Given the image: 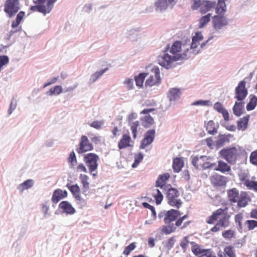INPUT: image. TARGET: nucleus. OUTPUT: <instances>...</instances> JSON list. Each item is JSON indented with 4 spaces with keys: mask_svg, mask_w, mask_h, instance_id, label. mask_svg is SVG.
Masks as SVG:
<instances>
[{
    "mask_svg": "<svg viewBox=\"0 0 257 257\" xmlns=\"http://www.w3.org/2000/svg\"><path fill=\"white\" fill-rule=\"evenodd\" d=\"M180 215V211L174 209L165 212L163 214L164 221L168 225L163 226L162 231L166 234H169L175 232L177 227H179L181 229L186 228L191 221H187L183 223L184 220L188 217V215L187 214L183 216Z\"/></svg>",
    "mask_w": 257,
    "mask_h": 257,
    "instance_id": "1",
    "label": "nucleus"
},
{
    "mask_svg": "<svg viewBox=\"0 0 257 257\" xmlns=\"http://www.w3.org/2000/svg\"><path fill=\"white\" fill-rule=\"evenodd\" d=\"M182 44L181 42L176 41L170 48L169 52L173 55L171 56L168 53L160 57L159 59L160 65L168 69L172 63L179 60L186 59L188 58V51L181 54ZM187 51L188 50L187 49Z\"/></svg>",
    "mask_w": 257,
    "mask_h": 257,
    "instance_id": "2",
    "label": "nucleus"
},
{
    "mask_svg": "<svg viewBox=\"0 0 257 257\" xmlns=\"http://www.w3.org/2000/svg\"><path fill=\"white\" fill-rule=\"evenodd\" d=\"M228 207L219 208L213 212L212 215L209 216L206 220L207 223L212 224L218 219L215 225L211 228L212 232H217L221 228H225L229 224L230 215L228 212Z\"/></svg>",
    "mask_w": 257,
    "mask_h": 257,
    "instance_id": "3",
    "label": "nucleus"
},
{
    "mask_svg": "<svg viewBox=\"0 0 257 257\" xmlns=\"http://www.w3.org/2000/svg\"><path fill=\"white\" fill-rule=\"evenodd\" d=\"M219 154L220 157L225 160L228 163L233 165L239 158L246 154V152L243 148L238 146L223 149L219 151Z\"/></svg>",
    "mask_w": 257,
    "mask_h": 257,
    "instance_id": "4",
    "label": "nucleus"
},
{
    "mask_svg": "<svg viewBox=\"0 0 257 257\" xmlns=\"http://www.w3.org/2000/svg\"><path fill=\"white\" fill-rule=\"evenodd\" d=\"M179 196V192L176 188H170L168 189L166 194L168 204L177 209L180 208L183 202L180 199Z\"/></svg>",
    "mask_w": 257,
    "mask_h": 257,
    "instance_id": "5",
    "label": "nucleus"
},
{
    "mask_svg": "<svg viewBox=\"0 0 257 257\" xmlns=\"http://www.w3.org/2000/svg\"><path fill=\"white\" fill-rule=\"evenodd\" d=\"M20 9V0H6L4 11L8 17H13Z\"/></svg>",
    "mask_w": 257,
    "mask_h": 257,
    "instance_id": "6",
    "label": "nucleus"
},
{
    "mask_svg": "<svg viewBox=\"0 0 257 257\" xmlns=\"http://www.w3.org/2000/svg\"><path fill=\"white\" fill-rule=\"evenodd\" d=\"M192 164L196 169L205 170L211 168L216 166L215 163H211L209 161V158L205 156L194 157L192 159Z\"/></svg>",
    "mask_w": 257,
    "mask_h": 257,
    "instance_id": "7",
    "label": "nucleus"
},
{
    "mask_svg": "<svg viewBox=\"0 0 257 257\" xmlns=\"http://www.w3.org/2000/svg\"><path fill=\"white\" fill-rule=\"evenodd\" d=\"M147 74L149 77L146 81V86H153L160 84L161 80L160 70L158 67H154L150 72L147 73Z\"/></svg>",
    "mask_w": 257,
    "mask_h": 257,
    "instance_id": "8",
    "label": "nucleus"
},
{
    "mask_svg": "<svg viewBox=\"0 0 257 257\" xmlns=\"http://www.w3.org/2000/svg\"><path fill=\"white\" fill-rule=\"evenodd\" d=\"M99 158L97 155L94 153H88L84 155L83 160L88 168L89 172L92 173L95 171L98 167V161Z\"/></svg>",
    "mask_w": 257,
    "mask_h": 257,
    "instance_id": "9",
    "label": "nucleus"
},
{
    "mask_svg": "<svg viewBox=\"0 0 257 257\" xmlns=\"http://www.w3.org/2000/svg\"><path fill=\"white\" fill-rule=\"evenodd\" d=\"M93 150V146L90 142L88 137L83 135L81 136L79 143L77 148L76 149L77 153L79 154H83Z\"/></svg>",
    "mask_w": 257,
    "mask_h": 257,
    "instance_id": "10",
    "label": "nucleus"
},
{
    "mask_svg": "<svg viewBox=\"0 0 257 257\" xmlns=\"http://www.w3.org/2000/svg\"><path fill=\"white\" fill-rule=\"evenodd\" d=\"M246 82L244 80L240 81L235 89V96L238 101H241L245 99L248 94V91L245 87Z\"/></svg>",
    "mask_w": 257,
    "mask_h": 257,
    "instance_id": "11",
    "label": "nucleus"
},
{
    "mask_svg": "<svg viewBox=\"0 0 257 257\" xmlns=\"http://www.w3.org/2000/svg\"><path fill=\"white\" fill-rule=\"evenodd\" d=\"M156 131L154 129L148 130L145 134L144 139L141 141L140 149H144L151 145L154 140Z\"/></svg>",
    "mask_w": 257,
    "mask_h": 257,
    "instance_id": "12",
    "label": "nucleus"
},
{
    "mask_svg": "<svg viewBox=\"0 0 257 257\" xmlns=\"http://www.w3.org/2000/svg\"><path fill=\"white\" fill-rule=\"evenodd\" d=\"M227 19L221 15L214 16L212 18V25L214 29L218 31L222 27L227 25Z\"/></svg>",
    "mask_w": 257,
    "mask_h": 257,
    "instance_id": "13",
    "label": "nucleus"
},
{
    "mask_svg": "<svg viewBox=\"0 0 257 257\" xmlns=\"http://www.w3.org/2000/svg\"><path fill=\"white\" fill-rule=\"evenodd\" d=\"M67 187L69 189L77 201H79V203H81L84 205L86 204V202L82 198L80 195V189L77 184L70 185L68 184Z\"/></svg>",
    "mask_w": 257,
    "mask_h": 257,
    "instance_id": "14",
    "label": "nucleus"
},
{
    "mask_svg": "<svg viewBox=\"0 0 257 257\" xmlns=\"http://www.w3.org/2000/svg\"><path fill=\"white\" fill-rule=\"evenodd\" d=\"M210 181L212 185L215 187L225 186L227 183L226 177L215 174L210 177Z\"/></svg>",
    "mask_w": 257,
    "mask_h": 257,
    "instance_id": "15",
    "label": "nucleus"
},
{
    "mask_svg": "<svg viewBox=\"0 0 257 257\" xmlns=\"http://www.w3.org/2000/svg\"><path fill=\"white\" fill-rule=\"evenodd\" d=\"M131 142L132 140L129 133L123 134L122 138L118 143V148L121 150L132 147L133 145L131 144Z\"/></svg>",
    "mask_w": 257,
    "mask_h": 257,
    "instance_id": "16",
    "label": "nucleus"
},
{
    "mask_svg": "<svg viewBox=\"0 0 257 257\" xmlns=\"http://www.w3.org/2000/svg\"><path fill=\"white\" fill-rule=\"evenodd\" d=\"M57 0H33V3L35 5H39L45 7L44 9L47 11V13L49 14L52 11L54 4Z\"/></svg>",
    "mask_w": 257,
    "mask_h": 257,
    "instance_id": "17",
    "label": "nucleus"
},
{
    "mask_svg": "<svg viewBox=\"0 0 257 257\" xmlns=\"http://www.w3.org/2000/svg\"><path fill=\"white\" fill-rule=\"evenodd\" d=\"M68 193L66 190L57 189L54 191L51 198L52 201L54 203H58L60 200L66 197Z\"/></svg>",
    "mask_w": 257,
    "mask_h": 257,
    "instance_id": "18",
    "label": "nucleus"
},
{
    "mask_svg": "<svg viewBox=\"0 0 257 257\" xmlns=\"http://www.w3.org/2000/svg\"><path fill=\"white\" fill-rule=\"evenodd\" d=\"M59 208L67 214H73L75 212V208L67 201H62L59 205Z\"/></svg>",
    "mask_w": 257,
    "mask_h": 257,
    "instance_id": "19",
    "label": "nucleus"
},
{
    "mask_svg": "<svg viewBox=\"0 0 257 257\" xmlns=\"http://www.w3.org/2000/svg\"><path fill=\"white\" fill-rule=\"evenodd\" d=\"M215 5L216 3L215 2L207 0L203 1L200 7V13L201 14H205L212 9L214 8Z\"/></svg>",
    "mask_w": 257,
    "mask_h": 257,
    "instance_id": "20",
    "label": "nucleus"
},
{
    "mask_svg": "<svg viewBox=\"0 0 257 257\" xmlns=\"http://www.w3.org/2000/svg\"><path fill=\"white\" fill-rule=\"evenodd\" d=\"M217 255L218 257H236L234 247L232 245L226 246L223 251H219Z\"/></svg>",
    "mask_w": 257,
    "mask_h": 257,
    "instance_id": "21",
    "label": "nucleus"
},
{
    "mask_svg": "<svg viewBox=\"0 0 257 257\" xmlns=\"http://www.w3.org/2000/svg\"><path fill=\"white\" fill-rule=\"evenodd\" d=\"M227 193L228 199L230 202L236 203L237 202L240 194L236 188H233L228 190Z\"/></svg>",
    "mask_w": 257,
    "mask_h": 257,
    "instance_id": "22",
    "label": "nucleus"
},
{
    "mask_svg": "<svg viewBox=\"0 0 257 257\" xmlns=\"http://www.w3.org/2000/svg\"><path fill=\"white\" fill-rule=\"evenodd\" d=\"M250 201V198L246 192H241L239 196L237 202V205L239 207H244L246 206L248 202Z\"/></svg>",
    "mask_w": 257,
    "mask_h": 257,
    "instance_id": "23",
    "label": "nucleus"
},
{
    "mask_svg": "<svg viewBox=\"0 0 257 257\" xmlns=\"http://www.w3.org/2000/svg\"><path fill=\"white\" fill-rule=\"evenodd\" d=\"M214 108L218 111L219 113H220L222 114L223 117L225 120L227 121L229 120V114L227 110H226L223 105L219 102H216L214 105Z\"/></svg>",
    "mask_w": 257,
    "mask_h": 257,
    "instance_id": "24",
    "label": "nucleus"
},
{
    "mask_svg": "<svg viewBox=\"0 0 257 257\" xmlns=\"http://www.w3.org/2000/svg\"><path fill=\"white\" fill-rule=\"evenodd\" d=\"M170 177V174L167 173L159 175L156 182V186L161 188H163L166 185L167 181Z\"/></svg>",
    "mask_w": 257,
    "mask_h": 257,
    "instance_id": "25",
    "label": "nucleus"
},
{
    "mask_svg": "<svg viewBox=\"0 0 257 257\" xmlns=\"http://www.w3.org/2000/svg\"><path fill=\"white\" fill-rule=\"evenodd\" d=\"M25 13L23 11L20 12L17 15L16 20H14L12 23V28L14 29V32L18 31L19 30L17 28L18 27L21 22L22 21Z\"/></svg>",
    "mask_w": 257,
    "mask_h": 257,
    "instance_id": "26",
    "label": "nucleus"
},
{
    "mask_svg": "<svg viewBox=\"0 0 257 257\" xmlns=\"http://www.w3.org/2000/svg\"><path fill=\"white\" fill-rule=\"evenodd\" d=\"M203 37L201 32H196L195 35L192 37V43L190 46L191 49H196L200 44V41H202Z\"/></svg>",
    "mask_w": 257,
    "mask_h": 257,
    "instance_id": "27",
    "label": "nucleus"
},
{
    "mask_svg": "<svg viewBox=\"0 0 257 257\" xmlns=\"http://www.w3.org/2000/svg\"><path fill=\"white\" fill-rule=\"evenodd\" d=\"M231 170L230 166L227 163L222 161H218V165L214 170L219 171L221 173H225L230 171Z\"/></svg>",
    "mask_w": 257,
    "mask_h": 257,
    "instance_id": "28",
    "label": "nucleus"
},
{
    "mask_svg": "<svg viewBox=\"0 0 257 257\" xmlns=\"http://www.w3.org/2000/svg\"><path fill=\"white\" fill-rule=\"evenodd\" d=\"M232 137V135L228 134L227 135H222L218 137L217 140L216 141V145L217 147H220L224 145L225 143L229 142L230 138Z\"/></svg>",
    "mask_w": 257,
    "mask_h": 257,
    "instance_id": "29",
    "label": "nucleus"
},
{
    "mask_svg": "<svg viewBox=\"0 0 257 257\" xmlns=\"http://www.w3.org/2000/svg\"><path fill=\"white\" fill-rule=\"evenodd\" d=\"M184 166L183 160L180 158H176L173 160V169L175 172H179Z\"/></svg>",
    "mask_w": 257,
    "mask_h": 257,
    "instance_id": "30",
    "label": "nucleus"
},
{
    "mask_svg": "<svg viewBox=\"0 0 257 257\" xmlns=\"http://www.w3.org/2000/svg\"><path fill=\"white\" fill-rule=\"evenodd\" d=\"M180 90L173 88L170 89L168 94V97L170 101H175L179 98Z\"/></svg>",
    "mask_w": 257,
    "mask_h": 257,
    "instance_id": "31",
    "label": "nucleus"
},
{
    "mask_svg": "<svg viewBox=\"0 0 257 257\" xmlns=\"http://www.w3.org/2000/svg\"><path fill=\"white\" fill-rule=\"evenodd\" d=\"M81 183L82 185L83 192L88 190L89 188V177L85 174H80L79 176Z\"/></svg>",
    "mask_w": 257,
    "mask_h": 257,
    "instance_id": "32",
    "label": "nucleus"
},
{
    "mask_svg": "<svg viewBox=\"0 0 257 257\" xmlns=\"http://www.w3.org/2000/svg\"><path fill=\"white\" fill-rule=\"evenodd\" d=\"M155 6L157 11L162 12L166 10L170 6L167 0H158L155 3Z\"/></svg>",
    "mask_w": 257,
    "mask_h": 257,
    "instance_id": "33",
    "label": "nucleus"
},
{
    "mask_svg": "<svg viewBox=\"0 0 257 257\" xmlns=\"http://www.w3.org/2000/svg\"><path fill=\"white\" fill-rule=\"evenodd\" d=\"M141 120L143 125L145 128L151 127L154 123V119L150 115H146L141 118Z\"/></svg>",
    "mask_w": 257,
    "mask_h": 257,
    "instance_id": "34",
    "label": "nucleus"
},
{
    "mask_svg": "<svg viewBox=\"0 0 257 257\" xmlns=\"http://www.w3.org/2000/svg\"><path fill=\"white\" fill-rule=\"evenodd\" d=\"M205 128L208 133L210 135H214L217 133V127L213 120H209L205 124Z\"/></svg>",
    "mask_w": 257,
    "mask_h": 257,
    "instance_id": "35",
    "label": "nucleus"
},
{
    "mask_svg": "<svg viewBox=\"0 0 257 257\" xmlns=\"http://www.w3.org/2000/svg\"><path fill=\"white\" fill-rule=\"evenodd\" d=\"M34 185V181L32 179H28L25 181L23 183L21 184L18 189L21 192H23L25 190H27L32 187Z\"/></svg>",
    "mask_w": 257,
    "mask_h": 257,
    "instance_id": "36",
    "label": "nucleus"
},
{
    "mask_svg": "<svg viewBox=\"0 0 257 257\" xmlns=\"http://www.w3.org/2000/svg\"><path fill=\"white\" fill-rule=\"evenodd\" d=\"M62 91L63 89L61 85H56L51 88L49 90L46 92V94L50 96L58 95L61 94Z\"/></svg>",
    "mask_w": 257,
    "mask_h": 257,
    "instance_id": "37",
    "label": "nucleus"
},
{
    "mask_svg": "<svg viewBox=\"0 0 257 257\" xmlns=\"http://www.w3.org/2000/svg\"><path fill=\"white\" fill-rule=\"evenodd\" d=\"M250 100L246 105V109L248 111L252 110L255 108L257 104V97L253 95H250Z\"/></svg>",
    "mask_w": 257,
    "mask_h": 257,
    "instance_id": "38",
    "label": "nucleus"
},
{
    "mask_svg": "<svg viewBox=\"0 0 257 257\" xmlns=\"http://www.w3.org/2000/svg\"><path fill=\"white\" fill-rule=\"evenodd\" d=\"M147 76V73H142L135 77L136 84L138 87H142L143 86L144 80Z\"/></svg>",
    "mask_w": 257,
    "mask_h": 257,
    "instance_id": "39",
    "label": "nucleus"
},
{
    "mask_svg": "<svg viewBox=\"0 0 257 257\" xmlns=\"http://www.w3.org/2000/svg\"><path fill=\"white\" fill-rule=\"evenodd\" d=\"M215 10L218 15L223 14L226 11V5L223 0L218 1Z\"/></svg>",
    "mask_w": 257,
    "mask_h": 257,
    "instance_id": "40",
    "label": "nucleus"
},
{
    "mask_svg": "<svg viewBox=\"0 0 257 257\" xmlns=\"http://www.w3.org/2000/svg\"><path fill=\"white\" fill-rule=\"evenodd\" d=\"M152 195L155 199L156 203L157 205L160 204L163 199V195L161 191L158 189H153Z\"/></svg>",
    "mask_w": 257,
    "mask_h": 257,
    "instance_id": "41",
    "label": "nucleus"
},
{
    "mask_svg": "<svg viewBox=\"0 0 257 257\" xmlns=\"http://www.w3.org/2000/svg\"><path fill=\"white\" fill-rule=\"evenodd\" d=\"M248 121V117L244 116L241 118L237 122V128L239 130H244L246 129L247 126V123Z\"/></svg>",
    "mask_w": 257,
    "mask_h": 257,
    "instance_id": "42",
    "label": "nucleus"
},
{
    "mask_svg": "<svg viewBox=\"0 0 257 257\" xmlns=\"http://www.w3.org/2000/svg\"><path fill=\"white\" fill-rule=\"evenodd\" d=\"M211 17V14L209 13L205 16H204L200 18L199 20V28H203L210 21Z\"/></svg>",
    "mask_w": 257,
    "mask_h": 257,
    "instance_id": "43",
    "label": "nucleus"
},
{
    "mask_svg": "<svg viewBox=\"0 0 257 257\" xmlns=\"http://www.w3.org/2000/svg\"><path fill=\"white\" fill-rule=\"evenodd\" d=\"M243 103L241 102H236L233 108L234 114L239 116L242 113Z\"/></svg>",
    "mask_w": 257,
    "mask_h": 257,
    "instance_id": "44",
    "label": "nucleus"
},
{
    "mask_svg": "<svg viewBox=\"0 0 257 257\" xmlns=\"http://www.w3.org/2000/svg\"><path fill=\"white\" fill-rule=\"evenodd\" d=\"M244 184L248 189L257 191V181L246 179L244 180Z\"/></svg>",
    "mask_w": 257,
    "mask_h": 257,
    "instance_id": "45",
    "label": "nucleus"
},
{
    "mask_svg": "<svg viewBox=\"0 0 257 257\" xmlns=\"http://www.w3.org/2000/svg\"><path fill=\"white\" fill-rule=\"evenodd\" d=\"M206 249L203 248L200 245L194 244L191 247L192 252L196 256H199L203 253Z\"/></svg>",
    "mask_w": 257,
    "mask_h": 257,
    "instance_id": "46",
    "label": "nucleus"
},
{
    "mask_svg": "<svg viewBox=\"0 0 257 257\" xmlns=\"http://www.w3.org/2000/svg\"><path fill=\"white\" fill-rule=\"evenodd\" d=\"M45 7H43L42 6L39 5H36V6H31L30 10L32 12H38L43 14L44 15H46L47 13L46 9H44Z\"/></svg>",
    "mask_w": 257,
    "mask_h": 257,
    "instance_id": "47",
    "label": "nucleus"
},
{
    "mask_svg": "<svg viewBox=\"0 0 257 257\" xmlns=\"http://www.w3.org/2000/svg\"><path fill=\"white\" fill-rule=\"evenodd\" d=\"M222 235L224 238L230 240L235 237V233L234 230L228 229L222 232Z\"/></svg>",
    "mask_w": 257,
    "mask_h": 257,
    "instance_id": "48",
    "label": "nucleus"
},
{
    "mask_svg": "<svg viewBox=\"0 0 257 257\" xmlns=\"http://www.w3.org/2000/svg\"><path fill=\"white\" fill-rule=\"evenodd\" d=\"M244 226L248 230H251L257 227V221L247 220L244 222Z\"/></svg>",
    "mask_w": 257,
    "mask_h": 257,
    "instance_id": "49",
    "label": "nucleus"
},
{
    "mask_svg": "<svg viewBox=\"0 0 257 257\" xmlns=\"http://www.w3.org/2000/svg\"><path fill=\"white\" fill-rule=\"evenodd\" d=\"M140 125L139 121L133 122L130 124L131 130L133 133V138L136 139L138 134V128Z\"/></svg>",
    "mask_w": 257,
    "mask_h": 257,
    "instance_id": "50",
    "label": "nucleus"
},
{
    "mask_svg": "<svg viewBox=\"0 0 257 257\" xmlns=\"http://www.w3.org/2000/svg\"><path fill=\"white\" fill-rule=\"evenodd\" d=\"M68 161L71 167H74L77 164V159L75 153L72 151L70 154L68 158Z\"/></svg>",
    "mask_w": 257,
    "mask_h": 257,
    "instance_id": "51",
    "label": "nucleus"
},
{
    "mask_svg": "<svg viewBox=\"0 0 257 257\" xmlns=\"http://www.w3.org/2000/svg\"><path fill=\"white\" fill-rule=\"evenodd\" d=\"M108 68H105L99 71H97L95 73L93 74L91 76V80L92 82H95L98 78H99L104 73H105Z\"/></svg>",
    "mask_w": 257,
    "mask_h": 257,
    "instance_id": "52",
    "label": "nucleus"
},
{
    "mask_svg": "<svg viewBox=\"0 0 257 257\" xmlns=\"http://www.w3.org/2000/svg\"><path fill=\"white\" fill-rule=\"evenodd\" d=\"M136 247V243L135 242L131 243L124 248L123 253L125 255H128L130 252L133 250Z\"/></svg>",
    "mask_w": 257,
    "mask_h": 257,
    "instance_id": "53",
    "label": "nucleus"
},
{
    "mask_svg": "<svg viewBox=\"0 0 257 257\" xmlns=\"http://www.w3.org/2000/svg\"><path fill=\"white\" fill-rule=\"evenodd\" d=\"M144 158L143 155L139 153L138 154H136L135 156V162L132 165L133 168L136 167L143 160Z\"/></svg>",
    "mask_w": 257,
    "mask_h": 257,
    "instance_id": "54",
    "label": "nucleus"
},
{
    "mask_svg": "<svg viewBox=\"0 0 257 257\" xmlns=\"http://www.w3.org/2000/svg\"><path fill=\"white\" fill-rule=\"evenodd\" d=\"M249 161L251 164L257 166V149L251 153Z\"/></svg>",
    "mask_w": 257,
    "mask_h": 257,
    "instance_id": "55",
    "label": "nucleus"
},
{
    "mask_svg": "<svg viewBox=\"0 0 257 257\" xmlns=\"http://www.w3.org/2000/svg\"><path fill=\"white\" fill-rule=\"evenodd\" d=\"M243 215L242 213H239L235 215L234 220L235 223L238 224V227L240 229L242 228V224L241 221L243 219Z\"/></svg>",
    "mask_w": 257,
    "mask_h": 257,
    "instance_id": "56",
    "label": "nucleus"
},
{
    "mask_svg": "<svg viewBox=\"0 0 257 257\" xmlns=\"http://www.w3.org/2000/svg\"><path fill=\"white\" fill-rule=\"evenodd\" d=\"M197 257H216L211 249H206L204 252Z\"/></svg>",
    "mask_w": 257,
    "mask_h": 257,
    "instance_id": "57",
    "label": "nucleus"
},
{
    "mask_svg": "<svg viewBox=\"0 0 257 257\" xmlns=\"http://www.w3.org/2000/svg\"><path fill=\"white\" fill-rule=\"evenodd\" d=\"M124 84L126 85L127 90H131L134 88V81L132 79H126L124 81Z\"/></svg>",
    "mask_w": 257,
    "mask_h": 257,
    "instance_id": "58",
    "label": "nucleus"
},
{
    "mask_svg": "<svg viewBox=\"0 0 257 257\" xmlns=\"http://www.w3.org/2000/svg\"><path fill=\"white\" fill-rule=\"evenodd\" d=\"M142 205L144 207H145L146 208H148L151 211L152 215L154 217H156V211H155V208L154 207V206L151 205L150 204H149L147 202H144L142 203Z\"/></svg>",
    "mask_w": 257,
    "mask_h": 257,
    "instance_id": "59",
    "label": "nucleus"
},
{
    "mask_svg": "<svg viewBox=\"0 0 257 257\" xmlns=\"http://www.w3.org/2000/svg\"><path fill=\"white\" fill-rule=\"evenodd\" d=\"M191 8L193 10H197L201 6L200 0H191Z\"/></svg>",
    "mask_w": 257,
    "mask_h": 257,
    "instance_id": "60",
    "label": "nucleus"
},
{
    "mask_svg": "<svg viewBox=\"0 0 257 257\" xmlns=\"http://www.w3.org/2000/svg\"><path fill=\"white\" fill-rule=\"evenodd\" d=\"M17 100L15 98H13L11 102V103L10 105V108L8 109V113L9 114H11L12 113L14 109H15V108L17 107Z\"/></svg>",
    "mask_w": 257,
    "mask_h": 257,
    "instance_id": "61",
    "label": "nucleus"
},
{
    "mask_svg": "<svg viewBox=\"0 0 257 257\" xmlns=\"http://www.w3.org/2000/svg\"><path fill=\"white\" fill-rule=\"evenodd\" d=\"M188 237L185 236L184 237L183 239L180 242V246L183 250H185L188 245Z\"/></svg>",
    "mask_w": 257,
    "mask_h": 257,
    "instance_id": "62",
    "label": "nucleus"
},
{
    "mask_svg": "<svg viewBox=\"0 0 257 257\" xmlns=\"http://www.w3.org/2000/svg\"><path fill=\"white\" fill-rule=\"evenodd\" d=\"M9 62V58L6 55L0 56V64L3 67Z\"/></svg>",
    "mask_w": 257,
    "mask_h": 257,
    "instance_id": "63",
    "label": "nucleus"
},
{
    "mask_svg": "<svg viewBox=\"0 0 257 257\" xmlns=\"http://www.w3.org/2000/svg\"><path fill=\"white\" fill-rule=\"evenodd\" d=\"M103 124L102 121H94L90 124L91 127H94L96 129L99 130L101 128L102 125Z\"/></svg>",
    "mask_w": 257,
    "mask_h": 257,
    "instance_id": "64",
    "label": "nucleus"
}]
</instances>
